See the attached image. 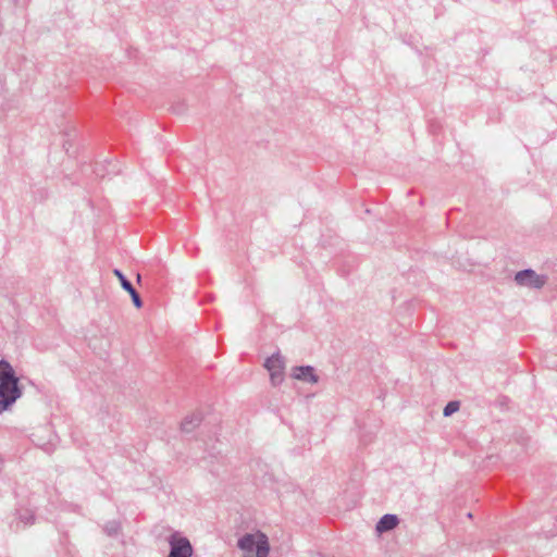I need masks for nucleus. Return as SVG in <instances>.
I'll return each instance as SVG.
<instances>
[{
    "mask_svg": "<svg viewBox=\"0 0 557 557\" xmlns=\"http://www.w3.org/2000/svg\"><path fill=\"white\" fill-rule=\"evenodd\" d=\"M18 381L10 362L0 360V413L8 410L22 396Z\"/></svg>",
    "mask_w": 557,
    "mask_h": 557,
    "instance_id": "1",
    "label": "nucleus"
},
{
    "mask_svg": "<svg viewBox=\"0 0 557 557\" xmlns=\"http://www.w3.org/2000/svg\"><path fill=\"white\" fill-rule=\"evenodd\" d=\"M237 546L244 552V557H268L270 545L264 533H247L238 540Z\"/></svg>",
    "mask_w": 557,
    "mask_h": 557,
    "instance_id": "2",
    "label": "nucleus"
},
{
    "mask_svg": "<svg viewBox=\"0 0 557 557\" xmlns=\"http://www.w3.org/2000/svg\"><path fill=\"white\" fill-rule=\"evenodd\" d=\"M170 553L168 557H191L194 549L190 541L174 532L169 536Z\"/></svg>",
    "mask_w": 557,
    "mask_h": 557,
    "instance_id": "3",
    "label": "nucleus"
},
{
    "mask_svg": "<svg viewBox=\"0 0 557 557\" xmlns=\"http://www.w3.org/2000/svg\"><path fill=\"white\" fill-rule=\"evenodd\" d=\"M264 368L270 373L272 385L277 386L283 382L285 361L284 357L280 352H275L271 357L267 358Z\"/></svg>",
    "mask_w": 557,
    "mask_h": 557,
    "instance_id": "4",
    "label": "nucleus"
},
{
    "mask_svg": "<svg viewBox=\"0 0 557 557\" xmlns=\"http://www.w3.org/2000/svg\"><path fill=\"white\" fill-rule=\"evenodd\" d=\"M515 282L519 286L540 289L546 284L547 276L537 274L532 269H525L516 273Z\"/></svg>",
    "mask_w": 557,
    "mask_h": 557,
    "instance_id": "5",
    "label": "nucleus"
},
{
    "mask_svg": "<svg viewBox=\"0 0 557 557\" xmlns=\"http://www.w3.org/2000/svg\"><path fill=\"white\" fill-rule=\"evenodd\" d=\"M113 274L119 278L122 288L127 292L132 298L133 305L139 309L143 307V300L140 295L137 293V290L134 288L132 283L126 278V276L123 274V272L119 269L113 270Z\"/></svg>",
    "mask_w": 557,
    "mask_h": 557,
    "instance_id": "6",
    "label": "nucleus"
},
{
    "mask_svg": "<svg viewBox=\"0 0 557 557\" xmlns=\"http://www.w3.org/2000/svg\"><path fill=\"white\" fill-rule=\"evenodd\" d=\"M292 376L296 380L311 384H315L319 381L318 375L314 373V368L311 366L294 367Z\"/></svg>",
    "mask_w": 557,
    "mask_h": 557,
    "instance_id": "7",
    "label": "nucleus"
},
{
    "mask_svg": "<svg viewBox=\"0 0 557 557\" xmlns=\"http://www.w3.org/2000/svg\"><path fill=\"white\" fill-rule=\"evenodd\" d=\"M399 519L396 515L386 513L376 523V531L384 533L397 527Z\"/></svg>",
    "mask_w": 557,
    "mask_h": 557,
    "instance_id": "8",
    "label": "nucleus"
},
{
    "mask_svg": "<svg viewBox=\"0 0 557 557\" xmlns=\"http://www.w3.org/2000/svg\"><path fill=\"white\" fill-rule=\"evenodd\" d=\"M201 420L202 417L200 413L187 416L181 423V430L185 433H190L200 424Z\"/></svg>",
    "mask_w": 557,
    "mask_h": 557,
    "instance_id": "9",
    "label": "nucleus"
},
{
    "mask_svg": "<svg viewBox=\"0 0 557 557\" xmlns=\"http://www.w3.org/2000/svg\"><path fill=\"white\" fill-rule=\"evenodd\" d=\"M17 518L23 527L32 525L35 522V516L29 509L18 510Z\"/></svg>",
    "mask_w": 557,
    "mask_h": 557,
    "instance_id": "10",
    "label": "nucleus"
},
{
    "mask_svg": "<svg viewBox=\"0 0 557 557\" xmlns=\"http://www.w3.org/2000/svg\"><path fill=\"white\" fill-rule=\"evenodd\" d=\"M103 531L108 536H117L121 532V523L116 520L108 521L103 525Z\"/></svg>",
    "mask_w": 557,
    "mask_h": 557,
    "instance_id": "11",
    "label": "nucleus"
},
{
    "mask_svg": "<svg viewBox=\"0 0 557 557\" xmlns=\"http://www.w3.org/2000/svg\"><path fill=\"white\" fill-rule=\"evenodd\" d=\"M459 410V403L458 401H449L444 410H443V414L444 417H449L450 414H453L454 412L458 411Z\"/></svg>",
    "mask_w": 557,
    "mask_h": 557,
    "instance_id": "12",
    "label": "nucleus"
},
{
    "mask_svg": "<svg viewBox=\"0 0 557 557\" xmlns=\"http://www.w3.org/2000/svg\"><path fill=\"white\" fill-rule=\"evenodd\" d=\"M140 280H141L140 274H137V282L139 283V282H140Z\"/></svg>",
    "mask_w": 557,
    "mask_h": 557,
    "instance_id": "13",
    "label": "nucleus"
}]
</instances>
